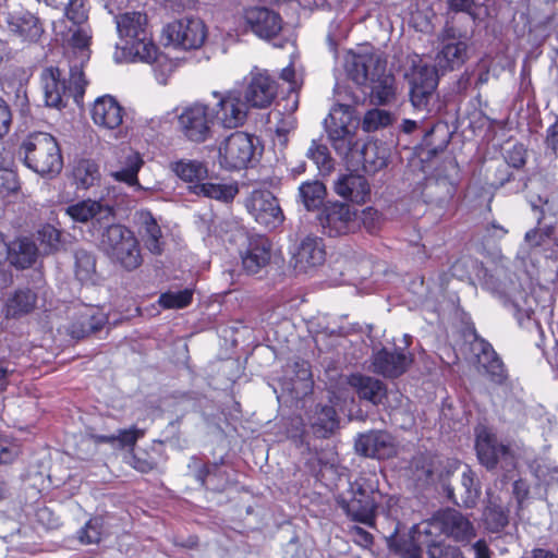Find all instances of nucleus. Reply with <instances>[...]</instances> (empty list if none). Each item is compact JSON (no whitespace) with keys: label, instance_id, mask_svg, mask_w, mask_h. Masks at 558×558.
I'll return each mask as SVG.
<instances>
[{"label":"nucleus","instance_id":"obj_1","mask_svg":"<svg viewBox=\"0 0 558 558\" xmlns=\"http://www.w3.org/2000/svg\"><path fill=\"white\" fill-rule=\"evenodd\" d=\"M381 499L376 474H362L350 484L348 494L338 498V504L352 520L371 525Z\"/></svg>","mask_w":558,"mask_h":558},{"label":"nucleus","instance_id":"obj_2","mask_svg":"<svg viewBox=\"0 0 558 558\" xmlns=\"http://www.w3.org/2000/svg\"><path fill=\"white\" fill-rule=\"evenodd\" d=\"M121 48L133 58L151 62L157 58V47L147 29V17L141 12H126L116 17Z\"/></svg>","mask_w":558,"mask_h":558},{"label":"nucleus","instance_id":"obj_3","mask_svg":"<svg viewBox=\"0 0 558 558\" xmlns=\"http://www.w3.org/2000/svg\"><path fill=\"white\" fill-rule=\"evenodd\" d=\"M404 76L410 85V100L414 109L430 113L436 101V87L438 85L435 69L428 66L417 56H409Z\"/></svg>","mask_w":558,"mask_h":558},{"label":"nucleus","instance_id":"obj_4","mask_svg":"<svg viewBox=\"0 0 558 558\" xmlns=\"http://www.w3.org/2000/svg\"><path fill=\"white\" fill-rule=\"evenodd\" d=\"M100 247L113 263L125 270H134L143 263L137 238L122 225H111L105 230Z\"/></svg>","mask_w":558,"mask_h":558},{"label":"nucleus","instance_id":"obj_5","mask_svg":"<svg viewBox=\"0 0 558 558\" xmlns=\"http://www.w3.org/2000/svg\"><path fill=\"white\" fill-rule=\"evenodd\" d=\"M26 166L40 175H56L63 167V159L56 138L48 133L29 135L22 144Z\"/></svg>","mask_w":558,"mask_h":558},{"label":"nucleus","instance_id":"obj_6","mask_svg":"<svg viewBox=\"0 0 558 558\" xmlns=\"http://www.w3.org/2000/svg\"><path fill=\"white\" fill-rule=\"evenodd\" d=\"M40 80L46 105L56 109L64 107L70 96H73L74 100L78 102L87 84L82 68L76 63L70 68V87L65 85L60 70L54 66L45 69Z\"/></svg>","mask_w":558,"mask_h":558},{"label":"nucleus","instance_id":"obj_7","mask_svg":"<svg viewBox=\"0 0 558 558\" xmlns=\"http://www.w3.org/2000/svg\"><path fill=\"white\" fill-rule=\"evenodd\" d=\"M324 125L336 153L344 158H354V149L359 146L357 125L352 118L350 106L341 104L333 106Z\"/></svg>","mask_w":558,"mask_h":558},{"label":"nucleus","instance_id":"obj_8","mask_svg":"<svg viewBox=\"0 0 558 558\" xmlns=\"http://www.w3.org/2000/svg\"><path fill=\"white\" fill-rule=\"evenodd\" d=\"M255 155L253 138L243 132H234L218 145V162L226 170H241Z\"/></svg>","mask_w":558,"mask_h":558},{"label":"nucleus","instance_id":"obj_9","mask_svg":"<svg viewBox=\"0 0 558 558\" xmlns=\"http://www.w3.org/2000/svg\"><path fill=\"white\" fill-rule=\"evenodd\" d=\"M163 34L168 43L175 48L194 50L201 48L208 35V29L199 17H182L169 23Z\"/></svg>","mask_w":558,"mask_h":558},{"label":"nucleus","instance_id":"obj_10","mask_svg":"<svg viewBox=\"0 0 558 558\" xmlns=\"http://www.w3.org/2000/svg\"><path fill=\"white\" fill-rule=\"evenodd\" d=\"M210 106L196 101L184 107L178 116L183 135L191 142L204 143L211 137L214 124Z\"/></svg>","mask_w":558,"mask_h":558},{"label":"nucleus","instance_id":"obj_11","mask_svg":"<svg viewBox=\"0 0 558 558\" xmlns=\"http://www.w3.org/2000/svg\"><path fill=\"white\" fill-rule=\"evenodd\" d=\"M317 220L327 235H344L357 227V210L345 203L328 202L323 206Z\"/></svg>","mask_w":558,"mask_h":558},{"label":"nucleus","instance_id":"obj_12","mask_svg":"<svg viewBox=\"0 0 558 558\" xmlns=\"http://www.w3.org/2000/svg\"><path fill=\"white\" fill-rule=\"evenodd\" d=\"M218 101L210 107L214 121L226 129H235L241 126L247 118V105L242 99L239 92H228L220 94L214 92Z\"/></svg>","mask_w":558,"mask_h":558},{"label":"nucleus","instance_id":"obj_13","mask_svg":"<svg viewBox=\"0 0 558 558\" xmlns=\"http://www.w3.org/2000/svg\"><path fill=\"white\" fill-rule=\"evenodd\" d=\"M277 95L276 81L265 70L254 68L248 76L245 89V102L254 108L264 109L271 105Z\"/></svg>","mask_w":558,"mask_h":558},{"label":"nucleus","instance_id":"obj_14","mask_svg":"<svg viewBox=\"0 0 558 558\" xmlns=\"http://www.w3.org/2000/svg\"><path fill=\"white\" fill-rule=\"evenodd\" d=\"M246 208L258 223L267 228H276L283 220L277 198L266 190L253 191L246 201Z\"/></svg>","mask_w":558,"mask_h":558},{"label":"nucleus","instance_id":"obj_15","mask_svg":"<svg viewBox=\"0 0 558 558\" xmlns=\"http://www.w3.org/2000/svg\"><path fill=\"white\" fill-rule=\"evenodd\" d=\"M475 448L480 462L487 469L495 468L498 462H505L509 466L513 464L510 449L502 444H498L496 436L486 428L477 429Z\"/></svg>","mask_w":558,"mask_h":558},{"label":"nucleus","instance_id":"obj_16","mask_svg":"<svg viewBox=\"0 0 558 558\" xmlns=\"http://www.w3.org/2000/svg\"><path fill=\"white\" fill-rule=\"evenodd\" d=\"M432 524L457 542H466L475 536V529L469 518L454 509L438 512Z\"/></svg>","mask_w":558,"mask_h":558},{"label":"nucleus","instance_id":"obj_17","mask_svg":"<svg viewBox=\"0 0 558 558\" xmlns=\"http://www.w3.org/2000/svg\"><path fill=\"white\" fill-rule=\"evenodd\" d=\"M244 20L251 31L260 38L271 39L282 29L280 15L265 7H253L244 11Z\"/></svg>","mask_w":558,"mask_h":558},{"label":"nucleus","instance_id":"obj_18","mask_svg":"<svg viewBox=\"0 0 558 558\" xmlns=\"http://www.w3.org/2000/svg\"><path fill=\"white\" fill-rule=\"evenodd\" d=\"M64 213L72 221L80 223H101L105 220H110L113 216V210L108 204L92 198L68 204Z\"/></svg>","mask_w":558,"mask_h":558},{"label":"nucleus","instance_id":"obj_19","mask_svg":"<svg viewBox=\"0 0 558 558\" xmlns=\"http://www.w3.org/2000/svg\"><path fill=\"white\" fill-rule=\"evenodd\" d=\"M384 62L377 53H348L345 58V69L348 75L360 86H366L372 77V72L384 70Z\"/></svg>","mask_w":558,"mask_h":558},{"label":"nucleus","instance_id":"obj_20","mask_svg":"<svg viewBox=\"0 0 558 558\" xmlns=\"http://www.w3.org/2000/svg\"><path fill=\"white\" fill-rule=\"evenodd\" d=\"M62 24L63 22L54 26L57 35L61 36L64 45L72 49L73 53L77 54V62L81 68L89 59L90 27L88 24H70L64 25V31L58 29Z\"/></svg>","mask_w":558,"mask_h":558},{"label":"nucleus","instance_id":"obj_21","mask_svg":"<svg viewBox=\"0 0 558 558\" xmlns=\"http://www.w3.org/2000/svg\"><path fill=\"white\" fill-rule=\"evenodd\" d=\"M411 363V355L403 351L381 349L373 354L371 371L384 377L395 378L402 375Z\"/></svg>","mask_w":558,"mask_h":558},{"label":"nucleus","instance_id":"obj_22","mask_svg":"<svg viewBox=\"0 0 558 558\" xmlns=\"http://www.w3.org/2000/svg\"><path fill=\"white\" fill-rule=\"evenodd\" d=\"M355 450L364 457L387 459L396 454V444L386 432H369L359 436Z\"/></svg>","mask_w":558,"mask_h":558},{"label":"nucleus","instance_id":"obj_23","mask_svg":"<svg viewBox=\"0 0 558 558\" xmlns=\"http://www.w3.org/2000/svg\"><path fill=\"white\" fill-rule=\"evenodd\" d=\"M325 262V248L318 238L306 236L302 240L292 257V266L296 272L306 274Z\"/></svg>","mask_w":558,"mask_h":558},{"label":"nucleus","instance_id":"obj_24","mask_svg":"<svg viewBox=\"0 0 558 558\" xmlns=\"http://www.w3.org/2000/svg\"><path fill=\"white\" fill-rule=\"evenodd\" d=\"M124 109L111 96H102L95 100L92 108L94 123L106 130H114L123 122Z\"/></svg>","mask_w":558,"mask_h":558},{"label":"nucleus","instance_id":"obj_25","mask_svg":"<svg viewBox=\"0 0 558 558\" xmlns=\"http://www.w3.org/2000/svg\"><path fill=\"white\" fill-rule=\"evenodd\" d=\"M136 221L138 225V234L146 250L154 255L162 254L166 246V239L153 215L147 210H141L136 213Z\"/></svg>","mask_w":558,"mask_h":558},{"label":"nucleus","instance_id":"obj_26","mask_svg":"<svg viewBox=\"0 0 558 558\" xmlns=\"http://www.w3.org/2000/svg\"><path fill=\"white\" fill-rule=\"evenodd\" d=\"M466 58V43L454 37H446L441 41L440 49L438 50L435 58V62L439 70L448 71L460 68Z\"/></svg>","mask_w":558,"mask_h":558},{"label":"nucleus","instance_id":"obj_27","mask_svg":"<svg viewBox=\"0 0 558 558\" xmlns=\"http://www.w3.org/2000/svg\"><path fill=\"white\" fill-rule=\"evenodd\" d=\"M271 244L264 236L251 238L245 252L242 254V266L247 274H257L270 260Z\"/></svg>","mask_w":558,"mask_h":558},{"label":"nucleus","instance_id":"obj_28","mask_svg":"<svg viewBox=\"0 0 558 558\" xmlns=\"http://www.w3.org/2000/svg\"><path fill=\"white\" fill-rule=\"evenodd\" d=\"M333 189L340 197L355 203L366 202L371 192L367 180L363 175L353 173L340 175Z\"/></svg>","mask_w":558,"mask_h":558},{"label":"nucleus","instance_id":"obj_29","mask_svg":"<svg viewBox=\"0 0 558 558\" xmlns=\"http://www.w3.org/2000/svg\"><path fill=\"white\" fill-rule=\"evenodd\" d=\"M387 150L377 142H366L360 149H354V158L357 163H362L365 171L376 172L384 168L387 162Z\"/></svg>","mask_w":558,"mask_h":558},{"label":"nucleus","instance_id":"obj_30","mask_svg":"<svg viewBox=\"0 0 558 558\" xmlns=\"http://www.w3.org/2000/svg\"><path fill=\"white\" fill-rule=\"evenodd\" d=\"M386 62H384V70L376 73L372 72V77L365 87H369V96L372 101L379 105H386L392 101L396 97L395 77L385 72Z\"/></svg>","mask_w":558,"mask_h":558},{"label":"nucleus","instance_id":"obj_31","mask_svg":"<svg viewBox=\"0 0 558 558\" xmlns=\"http://www.w3.org/2000/svg\"><path fill=\"white\" fill-rule=\"evenodd\" d=\"M8 262L19 269L31 267L37 259V246L27 239L21 238L12 241L8 246Z\"/></svg>","mask_w":558,"mask_h":558},{"label":"nucleus","instance_id":"obj_32","mask_svg":"<svg viewBox=\"0 0 558 558\" xmlns=\"http://www.w3.org/2000/svg\"><path fill=\"white\" fill-rule=\"evenodd\" d=\"M348 384L356 391L360 398L371 401L374 404L381 402L386 393L384 384L376 378L353 374L348 377Z\"/></svg>","mask_w":558,"mask_h":558},{"label":"nucleus","instance_id":"obj_33","mask_svg":"<svg viewBox=\"0 0 558 558\" xmlns=\"http://www.w3.org/2000/svg\"><path fill=\"white\" fill-rule=\"evenodd\" d=\"M8 24L10 32L25 40H36L43 32L38 19L29 12L10 14Z\"/></svg>","mask_w":558,"mask_h":558},{"label":"nucleus","instance_id":"obj_34","mask_svg":"<svg viewBox=\"0 0 558 558\" xmlns=\"http://www.w3.org/2000/svg\"><path fill=\"white\" fill-rule=\"evenodd\" d=\"M106 322L107 318L102 313L95 308H86L71 325L70 333L73 338L81 339L100 330Z\"/></svg>","mask_w":558,"mask_h":558},{"label":"nucleus","instance_id":"obj_35","mask_svg":"<svg viewBox=\"0 0 558 558\" xmlns=\"http://www.w3.org/2000/svg\"><path fill=\"white\" fill-rule=\"evenodd\" d=\"M313 433L320 438L328 437L337 427L336 411L333 408L317 405L315 412L308 417Z\"/></svg>","mask_w":558,"mask_h":558},{"label":"nucleus","instance_id":"obj_36","mask_svg":"<svg viewBox=\"0 0 558 558\" xmlns=\"http://www.w3.org/2000/svg\"><path fill=\"white\" fill-rule=\"evenodd\" d=\"M478 366L494 383L501 384L506 379L504 364L488 343L483 345L482 352L478 354Z\"/></svg>","mask_w":558,"mask_h":558},{"label":"nucleus","instance_id":"obj_37","mask_svg":"<svg viewBox=\"0 0 558 558\" xmlns=\"http://www.w3.org/2000/svg\"><path fill=\"white\" fill-rule=\"evenodd\" d=\"M145 430L132 426L125 429H119L114 435H97L93 439L96 444L107 442L112 445L114 448L124 449L133 448L137 440L144 437Z\"/></svg>","mask_w":558,"mask_h":558},{"label":"nucleus","instance_id":"obj_38","mask_svg":"<svg viewBox=\"0 0 558 558\" xmlns=\"http://www.w3.org/2000/svg\"><path fill=\"white\" fill-rule=\"evenodd\" d=\"M121 169L113 172L112 175L116 180L135 185L141 189L137 180V173L143 165V159L137 151L129 149L121 160Z\"/></svg>","mask_w":558,"mask_h":558},{"label":"nucleus","instance_id":"obj_39","mask_svg":"<svg viewBox=\"0 0 558 558\" xmlns=\"http://www.w3.org/2000/svg\"><path fill=\"white\" fill-rule=\"evenodd\" d=\"M72 178L77 189L87 190L100 180L98 166L90 160H80L73 167Z\"/></svg>","mask_w":558,"mask_h":558},{"label":"nucleus","instance_id":"obj_40","mask_svg":"<svg viewBox=\"0 0 558 558\" xmlns=\"http://www.w3.org/2000/svg\"><path fill=\"white\" fill-rule=\"evenodd\" d=\"M195 193L220 202L229 203L239 193V187L236 183L205 182L195 186Z\"/></svg>","mask_w":558,"mask_h":558},{"label":"nucleus","instance_id":"obj_41","mask_svg":"<svg viewBox=\"0 0 558 558\" xmlns=\"http://www.w3.org/2000/svg\"><path fill=\"white\" fill-rule=\"evenodd\" d=\"M300 198L307 210L317 209L326 196V187L319 181L304 182L299 187Z\"/></svg>","mask_w":558,"mask_h":558},{"label":"nucleus","instance_id":"obj_42","mask_svg":"<svg viewBox=\"0 0 558 558\" xmlns=\"http://www.w3.org/2000/svg\"><path fill=\"white\" fill-rule=\"evenodd\" d=\"M37 302V295L29 289L17 290L8 301V313L12 316L32 312Z\"/></svg>","mask_w":558,"mask_h":558},{"label":"nucleus","instance_id":"obj_43","mask_svg":"<svg viewBox=\"0 0 558 558\" xmlns=\"http://www.w3.org/2000/svg\"><path fill=\"white\" fill-rule=\"evenodd\" d=\"M75 276L83 283H92L96 277V259L86 250L75 252Z\"/></svg>","mask_w":558,"mask_h":558},{"label":"nucleus","instance_id":"obj_44","mask_svg":"<svg viewBox=\"0 0 558 558\" xmlns=\"http://www.w3.org/2000/svg\"><path fill=\"white\" fill-rule=\"evenodd\" d=\"M458 490L461 498V502L464 507L471 508L475 505L480 496V489L475 483L473 472L469 470L466 466L462 471L461 483Z\"/></svg>","mask_w":558,"mask_h":558},{"label":"nucleus","instance_id":"obj_45","mask_svg":"<svg viewBox=\"0 0 558 558\" xmlns=\"http://www.w3.org/2000/svg\"><path fill=\"white\" fill-rule=\"evenodd\" d=\"M104 534V520L100 517L90 518L76 533L78 542L83 545L98 544Z\"/></svg>","mask_w":558,"mask_h":558},{"label":"nucleus","instance_id":"obj_46","mask_svg":"<svg viewBox=\"0 0 558 558\" xmlns=\"http://www.w3.org/2000/svg\"><path fill=\"white\" fill-rule=\"evenodd\" d=\"M174 172L184 181L193 182L205 178L206 167L196 160L179 161L174 165Z\"/></svg>","mask_w":558,"mask_h":558},{"label":"nucleus","instance_id":"obj_47","mask_svg":"<svg viewBox=\"0 0 558 558\" xmlns=\"http://www.w3.org/2000/svg\"><path fill=\"white\" fill-rule=\"evenodd\" d=\"M306 156L314 161L320 171L328 172L332 168V160L326 145L313 140L307 148Z\"/></svg>","mask_w":558,"mask_h":558},{"label":"nucleus","instance_id":"obj_48","mask_svg":"<svg viewBox=\"0 0 558 558\" xmlns=\"http://www.w3.org/2000/svg\"><path fill=\"white\" fill-rule=\"evenodd\" d=\"M484 522L488 530L498 532L508 524V513L501 506L490 502L485 508Z\"/></svg>","mask_w":558,"mask_h":558},{"label":"nucleus","instance_id":"obj_49","mask_svg":"<svg viewBox=\"0 0 558 558\" xmlns=\"http://www.w3.org/2000/svg\"><path fill=\"white\" fill-rule=\"evenodd\" d=\"M392 122L389 111L381 109L368 110L363 118L362 128L366 132H374L380 128H386Z\"/></svg>","mask_w":558,"mask_h":558},{"label":"nucleus","instance_id":"obj_50","mask_svg":"<svg viewBox=\"0 0 558 558\" xmlns=\"http://www.w3.org/2000/svg\"><path fill=\"white\" fill-rule=\"evenodd\" d=\"M192 291L189 289L166 292L159 296V304L165 308H183L192 302Z\"/></svg>","mask_w":558,"mask_h":558},{"label":"nucleus","instance_id":"obj_51","mask_svg":"<svg viewBox=\"0 0 558 558\" xmlns=\"http://www.w3.org/2000/svg\"><path fill=\"white\" fill-rule=\"evenodd\" d=\"M88 9L85 0H70L65 16L71 24H87Z\"/></svg>","mask_w":558,"mask_h":558},{"label":"nucleus","instance_id":"obj_52","mask_svg":"<svg viewBox=\"0 0 558 558\" xmlns=\"http://www.w3.org/2000/svg\"><path fill=\"white\" fill-rule=\"evenodd\" d=\"M150 63H155L154 72L158 83L167 84L168 77L173 71V63L166 56L158 52L157 58Z\"/></svg>","mask_w":558,"mask_h":558},{"label":"nucleus","instance_id":"obj_53","mask_svg":"<svg viewBox=\"0 0 558 558\" xmlns=\"http://www.w3.org/2000/svg\"><path fill=\"white\" fill-rule=\"evenodd\" d=\"M19 189V181L15 172L12 169L0 170V194L9 195L16 192Z\"/></svg>","mask_w":558,"mask_h":558},{"label":"nucleus","instance_id":"obj_54","mask_svg":"<svg viewBox=\"0 0 558 558\" xmlns=\"http://www.w3.org/2000/svg\"><path fill=\"white\" fill-rule=\"evenodd\" d=\"M19 446L8 438L0 437V463H10L19 454Z\"/></svg>","mask_w":558,"mask_h":558},{"label":"nucleus","instance_id":"obj_55","mask_svg":"<svg viewBox=\"0 0 558 558\" xmlns=\"http://www.w3.org/2000/svg\"><path fill=\"white\" fill-rule=\"evenodd\" d=\"M38 238L41 243H46L50 248H53L59 243L60 233L54 227L47 225L38 231Z\"/></svg>","mask_w":558,"mask_h":558},{"label":"nucleus","instance_id":"obj_56","mask_svg":"<svg viewBox=\"0 0 558 558\" xmlns=\"http://www.w3.org/2000/svg\"><path fill=\"white\" fill-rule=\"evenodd\" d=\"M12 122V114L7 102L0 98V138L8 134Z\"/></svg>","mask_w":558,"mask_h":558},{"label":"nucleus","instance_id":"obj_57","mask_svg":"<svg viewBox=\"0 0 558 558\" xmlns=\"http://www.w3.org/2000/svg\"><path fill=\"white\" fill-rule=\"evenodd\" d=\"M545 144L547 149L558 155V121L547 129Z\"/></svg>","mask_w":558,"mask_h":558},{"label":"nucleus","instance_id":"obj_58","mask_svg":"<svg viewBox=\"0 0 558 558\" xmlns=\"http://www.w3.org/2000/svg\"><path fill=\"white\" fill-rule=\"evenodd\" d=\"M486 0H448L450 8L454 11L471 13L473 7L481 5Z\"/></svg>","mask_w":558,"mask_h":558},{"label":"nucleus","instance_id":"obj_59","mask_svg":"<svg viewBox=\"0 0 558 558\" xmlns=\"http://www.w3.org/2000/svg\"><path fill=\"white\" fill-rule=\"evenodd\" d=\"M132 465L134 469L142 473H147L154 469V463L147 459H142L136 456L132 459Z\"/></svg>","mask_w":558,"mask_h":558},{"label":"nucleus","instance_id":"obj_60","mask_svg":"<svg viewBox=\"0 0 558 558\" xmlns=\"http://www.w3.org/2000/svg\"><path fill=\"white\" fill-rule=\"evenodd\" d=\"M524 155H525L524 150L521 146L514 147L512 153H510V155H509V156H514L513 159L511 158V165L515 168L522 167L525 163Z\"/></svg>","mask_w":558,"mask_h":558},{"label":"nucleus","instance_id":"obj_61","mask_svg":"<svg viewBox=\"0 0 558 558\" xmlns=\"http://www.w3.org/2000/svg\"><path fill=\"white\" fill-rule=\"evenodd\" d=\"M472 549L475 553V558H489V549L484 541L476 542Z\"/></svg>","mask_w":558,"mask_h":558},{"label":"nucleus","instance_id":"obj_62","mask_svg":"<svg viewBox=\"0 0 558 558\" xmlns=\"http://www.w3.org/2000/svg\"><path fill=\"white\" fill-rule=\"evenodd\" d=\"M487 232L489 235H492L494 238L501 239L507 234L508 231L502 226H500L496 222H492L487 227Z\"/></svg>","mask_w":558,"mask_h":558},{"label":"nucleus","instance_id":"obj_63","mask_svg":"<svg viewBox=\"0 0 558 558\" xmlns=\"http://www.w3.org/2000/svg\"><path fill=\"white\" fill-rule=\"evenodd\" d=\"M12 163L13 161L9 153H7L4 148L0 147V170L11 169Z\"/></svg>","mask_w":558,"mask_h":558},{"label":"nucleus","instance_id":"obj_64","mask_svg":"<svg viewBox=\"0 0 558 558\" xmlns=\"http://www.w3.org/2000/svg\"><path fill=\"white\" fill-rule=\"evenodd\" d=\"M533 558H558L556 554L544 548H536L532 553Z\"/></svg>","mask_w":558,"mask_h":558}]
</instances>
